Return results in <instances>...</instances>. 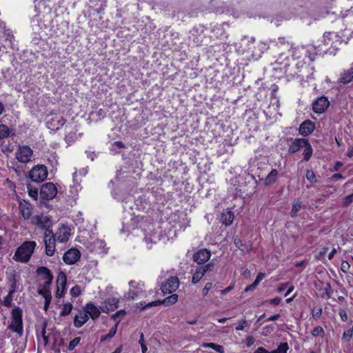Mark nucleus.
<instances>
[{
	"label": "nucleus",
	"mask_w": 353,
	"mask_h": 353,
	"mask_svg": "<svg viewBox=\"0 0 353 353\" xmlns=\"http://www.w3.org/2000/svg\"><path fill=\"white\" fill-rule=\"evenodd\" d=\"M65 123V120L62 117L56 116L52 119L51 124L55 129H59L60 126H62Z\"/></svg>",
	"instance_id": "nucleus-28"
},
{
	"label": "nucleus",
	"mask_w": 353,
	"mask_h": 353,
	"mask_svg": "<svg viewBox=\"0 0 353 353\" xmlns=\"http://www.w3.org/2000/svg\"><path fill=\"white\" fill-rule=\"evenodd\" d=\"M350 268V264L347 261H343L341 263V269L343 272H347Z\"/></svg>",
	"instance_id": "nucleus-50"
},
{
	"label": "nucleus",
	"mask_w": 353,
	"mask_h": 353,
	"mask_svg": "<svg viewBox=\"0 0 353 353\" xmlns=\"http://www.w3.org/2000/svg\"><path fill=\"white\" fill-rule=\"evenodd\" d=\"M37 273L45 280L43 285H46V287H50L53 279V275L51 274L50 270L42 266L37 268Z\"/></svg>",
	"instance_id": "nucleus-12"
},
{
	"label": "nucleus",
	"mask_w": 353,
	"mask_h": 353,
	"mask_svg": "<svg viewBox=\"0 0 353 353\" xmlns=\"http://www.w3.org/2000/svg\"><path fill=\"white\" fill-rule=\"evenodd\" d=\"M256 285L253 283L252 285L247 286L245 289V292L252 291L255 288Z\"/></svg>",
	"instance_id": "nucleus-64"
},
{
	"label": "nucleus",
	"mask_w": 353,
	"mask_h": 353,
	"mask_svg": "<svg viewBox=\"0 0 353 353\" xmlns=\"http://www.w3.org/2000/svg\"><path fill=\"white\" fill-rule=\"evenodd\" d=\"M234 213L228 209L224 210L221 213V220L225 225H230L234 221Z\"/></svg>",
	"instance_id": "nucleus-21"
},
{
	"label": "nucleus",
	"mask_w": 353,
	"mask_h": 353,
	"mask_svg": "<svg viewBox=\"0 0 353 353\" xmlns=\"http://www.w3.org/2000/svg\"><path fill=\"white\" fill-rule=\"evenodd\" d=\"M288 348L287 343H281L276 350L271 351V353H287Z\"/></svg>",
	"instance_id": "nucleus-31"
},
{
	"label": "nucleus",
	"mask_w": 353,
	"mask_h": 353,
	"mask_svg": "<svg viewBox=\"0 0 353 353\" xmlns=\"http://www.w3.org/2000/svg\"><path fill=\"white\" fill-rule=\"evenodd\" d=\"M353 201V194L349 195L345 198V204H350Z\"/></svg>",
	"instance_id": "nucleus-63"
},
{
	"label": "nucleus",
	"mask_w": 353,
	"mask_h": 353,
	"mask_svg": "<svg viewBox=\"0 0 353 353\" xmlns=\"http://www.w3.org/2000/svg\"><path fill=\"white\" fill-rule=\"evenodd\" d=\"M119 299L116 298H110L105 300L100 307L103 312L114 311L118 307Z\"/></svg>",
	"instance_id": "nucleus-14"
},
{
	"label": "nucleus",
	"mask_w": 353,
	"mask_h": 353,
	"mask_svg": "<svg viewBox=\"0 0 353 353\" xmlns=\"http://www.w3.org/2000/svg\"><path fill=\"white\" fill-rule=\"evenodd\" d=\"M277 177L278 171L276 169H272L265 179V185L268 186L272 185L276 182Z\"/></svg>",
	"instance_id": "nucleus-25"
},
{
	"label": "nucleus",
	"mask_w": 353,
	"mask_h": 353,
	"mask_svg": "<svg viewBox=\"0 0 353 353\" xmlns=\"http://www.w3.org/2000/svg\"><path fill=\"white\" fill-rule=\"evenodd\" d=\"M233 288H234V286H233V285H230V286H228V288H225L224 290H221V291H220V293H221L222 295H225V294H226L227 293H228L229 292H230Z\"/></svg>",
	"instance_id": "nucleus-55"
},
{
	"label": "nucleus",
	"mask_w": 353,
	"mask_h": 353,
	"mask_svg": "<svg viewBox=\"0 0 353 353\" xmlns=\"http://www.w3.org/2000/svg\"><path fill=\"white\" fill-rule=\"evenodd\" d=\"M306 178L308 181H310L312 183L316 181V176L312 170H307L306 171Z\"/></svg>",
	"instance_id": "nucleus-41"
},
{
	"label": "nucleus",
	"mask_w": 353,
	"mask_h": 353,
	"mask_svg": "<svg viewBox=\"0 0 353 353\" xmlns=\"http://www.w3.org/2000/svg\"><path fill=\"white\" fill-rule=\"evenodd\" d=\"M353 79V67L341 74L339 83L347 84Z\"/></svg>",
	"instance_id": "nucleus-23"
},
{
	"label": "nucleus",
	"mask_w": 353,
	"mask_h": 353,
	"mask_svg": "<svg viewBox=\"0 0 353 353\" xmlns=\"http://www.w3.org/2000/svg\"><path fill=\"white\" fill-rule=\"evenodd\" d=\"M254 353H271V351L269 352L267 350H265L264 347H258Z\"/></svg>",
	"instance_id": "nucleus-57"
},
{
	"label": "nucleus",
	"mask_w": 353,
	"mask_h": 353,
	"mask_svg": "<svg viewBox=\"0 0 353 353\" xmlns=\"http://www.w3.org/2000/svg\"><path fill=\"white\" fill-rule=\"evenodd\" d=\"M49 288L50 287H46V285H43L42 289L39 290L38 292L43 295L45 299H51V294Z\"/></svg>",
	"instance_id": "nucleus-34"
},
{
	"label": "nucleus",
	"mask_w": 353,
	"mask_h": 353,
	"mask_svg": "<svg viewBox=\"0 0 353 353\" xmlns=\"http://www.w3.org/2000/svg\"><path fill=\"white\" fill-rule=\"evenodd\" d=\"M307 140L305 139H296L290 145L289 152L294 153L306 145Z\"/></svg>",
	"instance_id": "nucleus-20"
},
{
	"label": "nucleus",
	"mask_w": 353,
	"mask_h": 353,
	"mask_svg": "<svg viewBox=\"0 0 353 353\" xmlns=\"http://www.w3.org/2000/svg\"><path fill=\"white\" fill-rule=\"evenodd\" d=\"M264 276H265V275H264V274H263V273H259V274L257 275V276H256V279H255V281H254V283L256 285H257L259 283V282H260V281L263 279Z\"/></svg>",
	"instance_id": "nucleus-53"
},
{
	"label": "nucleus",
	"mask_w": 353,
	"mask_h": 353,
	"mask_svg": "<svg viewBox=\"0 0 353 353\" xmlns=\"http://www.w3.org/2000/svg\"><path fill=\"white\" fill-rule=\"evenodd\" d=\"M304 151H303V156H304V160L308 161L310 158L312 156V148L310 145V144L307 141L306 145L303 146Z\"/></svg>",
	"instance_id": "nucleus-29"
},
{
	"label": "nucleus",
	"mask_w": 353,
	"mask_h": 353,
	"mask_svg": "<svg viewBox=\"0 0 353 353\" xmlns=\"http://www.w3.org/2000/svg\"><path fill=\"white\" fill-rule=\"evenodd\" d=\"M322 314V309L317 308L312 310V316L314 318H319Z\"/></svg>",
	"instance_id": "nucleus-51"
},
{
	"label": "nucleus",
	"mask_w": 353,
	"mask_h": 353,
	"mask_svg": "<svg viewBox=\"0 0 353 353\" xmlns=\"http://www.w3.org/2000/svg\"><path fill=\"white\" fill-rule=\"evenodd\" d=\"M339 315L343 321H346L347 320V314L344 310H340Z\"/></svg>",
	"instance_id": "nucleus-52"
},
{
	"label": "nucleus",
	"mask_w": 353,
	"mask_h": 353,
	"mask_svg": "<svg viewBox=\"0 0 353 353\" xmlns=\"http://www.w3.org/2000/svg\"><path fill=\"white\" fill-rule=\"evenodd\" d=\"M88 316L93 320L97 319L100 315V310L92 303H87L83 308Z\"/></svg>",
	"instance_id": "nucleus-16"
},
{
	"label": "nucleus",
	"mask_w": 353,
	"mask_h": 353,
	"mask_svg": "<svg viewBox=\"0 0 353 353\" xmlns=\"http://www.w3.org/2000/svg\"><path fill=\"white\" fill-rule=\"evenodd\" d=\"M32 154V150L27 145H19L15 153L17 159L23 163L30 162Z\"/></svg>",
	"instance_id": "nucleus-4"
},
{
	"label": "nucleus",
	"mask_w": 353,
	"mask_h": 353,
	"mask_svg": "<svg viewBox=\"0 0 353 353\" xmlns=\"http://www.w3.org/2000/svg\"><path fill=\"white\" fill-rule=\"evenodd\" d=\"M315 126L313 122L310 120L303 121L299 129L300 134L307 136L314 130Z\"/></svg>",
	"instance_id": "nucleus-15"
},
{
	"label": "nucleus",
	"mask_w": 353,
	"mask_h": 353,
	"mask_svg": "<svg viewBox=\"0 0 353 353\" xmlns=\"http://www.w3.org/2000/svg\"><path fill=\"white\" fill-rule=\"evenodd\" d=\"M81 293V289L79 285H75L70 290V294L72 296L77 297Z\"/></svg>",
	"instance_id": "nucleus-39"
},
{
	"label": "nucleus",
	"mask_w": 353,
	"mask_h": 353,
	"mask_svg": "<svg viewBox=\"0 0 353 353\" xmlns=\"http://www.w3.org/2000/svg\"><path fill=\"white\" fill-rule=\"evenodd\" d=\"M234 243L237 248L245 253L248 252L252 249V244L250 242L243 244L241 240L239 238H235Z\"/></svg>",
	"instance_id": "nucleus-24"
},
{
	"label": "nucleus",
	"mask_w": 353,
	"mask_h": 353,
	"mask_svg": "<svg viewBox=\"0 0 353 353\" xmlns=\"http://www.w3.org/2000/svg\"><path fill=\"white\" fill-rule=\"evenodd\" d=\"M46 247V254L52 256L54 255L55 252V241L56 239L43 240Z\"/></svg>",
	"instance_id": "nucleus-22"
},
{
	"label": "nucleus",
	"mask_w": 353,
	"mask_h": 353,
	"mask_svg": "<svg viewBox=\"0 0 353 353\" xmlns=\"http://www.w3.org/2000/svg\"><path fill=\"white\" fill-rule=\"evenodd\" d=\"M89 319L87 314L85 311L79 312L78 314H77L74 317V325L77 328H79L83 325Z\"/></svg>",
	"instance_id": "nucleus-19"
},
{
	"label": "nucleus",
	"mask_w": 353,
	"mask_h": 353,
	"mask_svg": "<svg viewBox=\"0 0 353 353\" xmlns=\"http://www.w3.org/2000/svg\"><path fill=\"white\" fill-rule=\"evenodd\" d=\"M12 298L10 296H6L3 299V305L7 307H10L12 305Z\"/></svg>",
	"instance_id": "nucleus-46"
},
{
	"label": "nucleus",
	"mask_w": 353,
	"mask_h": 353,
	"mask_svg": "<svg viewBox=\"0 0 353 353\" xmlns=\"http://www.w3.org/2000/svg\"><path fill=\"white\" fill-rule=\"evenodd\" d=\"M9 135V128L5 125H0V139L7 138Z\"/></svg>",
	"instance_id": "nucleus-32"
},
{
	"label": "nucleus",
	"mask_w": 353,
	"mask_h": 353,
	"mask_svg": "<svg viewBox=\"0 0 353 353\" xmlns=\"http://www.w3.org/2000/svg\"><path fill=\"white\" fill-rule=\"evenodd\" d=\"M11 323L8 325V329L17 333L20 336L23 334V321L22 310L19 307H16L12 310Z\"/></svg>",
	"instance_id": "nucleus-2"
},
{
	"label": "nucleus",
	"mask_w": 353,
	"mask_h": 353,
	"mask_svg": "<svg viewBox=\"0 0 353 353\" xmlns=\"http://www.w3.org/2000/svg\"><path fill=\"white\" fill-rule=\"evenodd\" d=\"M157 239L156 236H153L150 234V236H148L147 235L144 238V241L148 245V248H150L152 247V243H155Z\"/></svg>",
	"instance_id": "nucleus-36"
},
{
	"label": "nucleus",
	"mask_w": 353,
	"mask_h": 353,
	"mask_svg": "<svg viewBox=\"0 0 353 353\" xmlns=\"http://www.w3.org/2000/svg\"><path fill=\"white\" fill-rule=\"evenodd\" d=\"M213 267H214V265L211 263L205 265V266H201V268H204L205 273H206L208 271H211L212 270Z\"/></svg>",
	"instance_id": "nucleus-56"
},
{
	"label": "nucleus",
	"mask_w": 353,
	"mask_h": 353,
	"mask_svg": "<svg viewBox=\"0 0 353 353\" xmlns=\"http://www.w3.org/2000/svg\"><path fill=\"white\" fill-rule=\"evenodd\" d=\"M352 335H353L352 330H350L349 329L343 332V339L348 341L352 337Z\"/></svg>",
	"instance_id": "nucleus-43"
},
{
	"label": "nucleus",
	"mask_w": 353,
	"mask_h": 353,
	"mask_svg": "<svg viewBox=\"0 0 353 353\" xmlns=\"http://www.w3.org/2000/svg\"><path fill=\"white\" fill-rule=\"evenodd\" d=\"M178 300V296L176 294H172L171 296L165 298L163 301H153V302H151V303H149L145 307H152V306H156V305H160V304H166V305H172L174 303H175ZM145 307L143 308L144 309Z\"/></svg>",
	"instance_id": "nucleus-17"
},
{
	"label": "nucleus",
	"mask_w": 353,
	"mask_h": 353,
	"mask_svg": "<svg viewBox=\"0 0 353 353\" xmlns=\"http://www.w3.org/2000/svg\"><path fill=\"white\" fill-rule=\"evenodd\" d=\"M32 223L41 229L50 228L52 225V221L48 216H35L32 219Z\"/></svg>",
	"instance_id": "nucleus-9"
},
{
	"label": "nucleus",
	"mask_w": 353,
	"mask_h": 353,
	"mask_svg": "<svg viewBox=\"0 0 353 353\" xmlns=\"http://www.w3.org/2000/svg\"><path fill=\"white\" fill-rule=\"evenodd\" d=\"M248 325V322L246 320H241L239 323V325L236 327V330H243L244 327Z\"/></svg>",
	"instance_id": "nucleus-49"
},
{
	"label": "nucleus",
	"mask_w": 353,
	"mask_h": 353,
	"mask_svg": "<svg viewBox=\"0 0 353 353\" xmlns=\"http://www.w3.org/2000/svg\"><path fill=\"white\" fill-rule=\"evenodd\" d=\"M46 326H47V322H43V325H42V327H41V334L42 335V336H46Z\"/></svg>",
	"instance_id": "nucleus-61"
},
{
	"label": "nucleus",
	"mask_w": 353,
	"mask_h": 353,
	"mask_svg": "<svg viewBox=\"0 0 353 353\" xmlns=\"http://www.w3.org/2000/svg\"><path fill=\"white\" fill-rule=\"evenodd\" d=\"M327 250H328V248L326 247L321 248L319 250L318 254L316 255V258L319 259H321L322 256H323L327 253Z\"/></svg>",
	"instance_id": "nucleus-48"
},
{
	"label": "nucleus",
	"mask_w": 353,
	"mask_h": 353,
	"mask_svg": "<svg viewBox=\"0 0 353 353\" xmlns=\"http://www.w3.org/2000/svg\"><path fill=\"white\" fill-rule=\"evenodd\" d=\"M43 230H45L43 240L55 239V234L52 230L50 228H44Z\"/></svg>",
	"instance_id": "nucleus-37"
},
{
	"label": "nucleus",
	"mask_w": 353,
	"mask_h": 353,
	"mask_svg": "<svg viewBox=\"0 0 353 353\" xmlns=\"http://www.w3.org/2000/svg\"><path fill=\"white\" fill-rule=\"evenodd\" d=\"M67 277L64 272H60L57 279V289L56 292L57 297H61L64 294V290L66 286Z\"/></svg>",
	"instance_id": "nucleus-10"
},
{
	"label": "nucleus",
	"mask_w": 353,
	"mask_h": 353,
	"mask_svg": "<svg viewBox=\"0 0 353 353\" xmlns=\"http://www.w3.org/2000/svg\"><path fill=\"white\" fill-rule=\"evenodd\" d=\"M81 253L77 249H70L63 256V261L68 265L75 263L80 258Z\"/></svg>",
	"instance_id": "nucleus-8"
},
{
	"label": "nucleus",
	"mask_w": 353,
	"mask_h": 353,
	"mask_svg": "<svg viewBox=\"0 0 353 353\" xmlns=\"http://www.w3.org/2000/svg\"><path fill=\"white\" fill-rule=\"evenodd\" d=\"M281 301V298H274V299H272L270 300V303L274 305H277L280 303V302Z\"/></svg>",
	"instance_id": "nucleus-59"
},
{
	"label": "nucleus",
	"mask_w": 353,
	"mask_h": 353,
	"mask_svg": "<svg viewBox=\"0 0 353 353\" xmlns=\"http://www.w3.org/2000/svg\"><path fill=\"white\" fill-rule=\"evenodd\" d=\"M16 291V283H13L12 285H11V289L10 290L8 294V296H10V297L12 298L13 296V294Z\"/></svg>",
	"instance_id": "nucleus-54"
},
{
	"label": "nucleus",
	"mask_w": 353,
	"mask_h": 353,
	"mask_svg": "<svg viewBox=\"0 0 353 353\" xmlns=\"http://www.w3.org/2000/svg\"><path fill=\"white\" fill-rule=\"evenodd\" d=\"M57 193V188L52 183H46L41 186L40 194L44 199H52Z\"/></svg>",
	"instance_id": "nucleus-5"
},
{
	"label": "nucleus",
	"mask_w": 353,
	"mask_h": 353,
	"mask_svg": "<svg viewBox=\"0 0 353 353\" xmlns=\"http://www.w3.org/2000/svg\"><path fill=\"white\" fill-rule=\"evenodd\" d=\"M81 341V337H75L73 340H72L68 345V350H73L74 347L79 343Z\"/></svg>",
	"instance_id": "nucleus-38"
},
{
	"label": "nucleus",
	"mask_w": 353,
	"mask_h": 353,
	"mask_svg": "<svg viewBox=\"0 0 353 353\" xmlns=\"http://www.w3.org/2000/svg\"><path fill=\"white\" fill-rule=\"evenodd\" d=\"M311 333L314 336H317L323 334L324 330L321 326H316L313 329Z\"/></svg>",
	"instance_id": "nucleus-40"
},
{
	"label": "nucleus",
	"mask_w": 353,
	"mask_h": 353,
	"mask_svg": "<svg viewBox=\"0 0 353 353\" xmlns=\"http://www.w3.org/2000/svg\"><path fill=\"white\" fill-rule=\"evenodd\" d=\"M126 314V312L125 310H120L119 311H117L115 314H114L112 316V318L114 320V321H118V318L119 317H123Z\"/></svg>",
	"instance_id": "nucleus-42"
},
{
	"label": "nucleus",
	"mask_w": 353,
	"mask_h": 353,
	"mask_svg": "<svg viewBox=\"0 0 353 353\" xmlns=\"http://www.w3.org/2000/svg\"><path fill=\"white\" fill-rule=\"evenodd\" d=\"M301 203L299 201H296L293 203L292 209L291 211L292 216H296V213L301 210Z\"/></svg>",
	"instance_id": "nucleus-35"
},
{
	"label": "nucleus",
	"mask_w": 353,
	"mask_h": 353,
	"mask_svg": "<svg viewBox=\"0 0 353 353\" xmlns=\"http://www.w3.org/2000/svg\"><path fill=\"white\" fill-rule=\"evenodd\" d=\"M37 243L33 241L23 243L16 250L13 259L19 263H27L34 252Z\"/></svg>",
	"instance_id": "nucleus-1"
},
{
	"label": "nucleus",
	"mask_w": 353,
	"mask_h": 353,
	"mask_svg": "<svg viewBox=\"0 0 353 353\" xmlns=\"http://www.w3.org/2000/svg\"><path fill=\"white\" fill-rule=\"evenodd\" d=\"M211 256V253L206 249H202L193 255V260L198 264H203L208 261Z\"/></svg>",
	"instance_id": "nucleus-13"
},
{
	"label": "nucleus",
	"mask_w": 353,
	"mask_h": 353,
	"mask_svg": "<svg viewBox=\"0 0 353 353\" xmlns=\"http://www.w3.org/2000/svg\"><path fill=\"white\" fill-rule=\"evenodd\" d=\"M72 310V305L70 303H68L63 305L62 310L60 313L61 316H65L68 315Z\"/></svg>",
	"instance_id": "nucleus-33"
},
{
	"label": "nucleus",
	"mask_w": 353,
	"mask_h": 353,
	"mask_svg": "<svg viewBox=\"0 0 353 353\" xmlns=\"http://www.w3.org/2000/svg\"><path fill=\"white\" fill-rule=\"evenodd\" d=\"M202 346L203 347L212 348L219 353H224V348L221 345L215 344L214 343H204Z\"/></svg>",
	"instance_id": "nucleus-27"
},
{
	"label": "nucleus",
	"mask_w": 353,
	"mask_h": 353,
	"mask_svg": "<svg viewBox=\"0 0 353 353\" xmlns=\"http://www.w3.org/2000/svg\"><path fill=\"white\" fill-rule=\"evenodd\" d=\"M138 296V292L134 290H130L125 295V297L128 299H134Z\"/></svg>",
	"instance_id": "nucleus-44"
},
{
	"label": "nucleus",
	"mask_w": 353,
	"mask_h": 353,
	"mask_svg": "<svg viewBox=\"0 0 353 353\" xmlns=\"http://www.w3.org/2000/svg\"><path fill=\"white\" fill-rule=\"evenodd\" d=\"M179 285V281L176 276H171L165 283H162L161 289L164 294L175 292Z\"/></svg>",
	"instance_id": "nucleus-6"
},
{
	"label": "nucleus",
	"mask_w": 353,
	"mask_h": 353,
	"mask_svg": "<svg viewBox=\"0 0 353 353\" xmlns=\"http://www.w3.org/2000/svg\"><path fill=\"white\" fill-rule=\"evenodd\" d=\"M29 176L34 182H42L48 176L47 168L43 165H37L29 172Z\"/></svg>",
	"instance_id": "nucleus-3"
},
{
	"label": "nucleus",
	"mask_w": 353,
	"mask_h": 353,
	"mask_svg": "<svg viewBox=\"0 0 353 353\" xmlns=\"http://www.w3.org/2000/svg\"><path fill=\"white\" fill-rule=\"evenodd\" d=\"M289 285V283H282L281 286L278 288L279 292H282L285 290L288 287Z\"/></svg>",
	"instance_id": "nucleus-60"
},
{
	"label": "nucleus",
	"mask_w": 353,
	"mask_h": 353,
	"mask_svg": "<svg viewBox=\"0 0 353 353\" xmlns=\"http://www.w3.org/2000/svg\"><path fill=\"white\" fill-rule=\"evenodd\" d=\"M337 250L336 248H333L332 251L328 254V259L330 260H332L334 256V254L336 253Z\"/></svg>",
	"instance_id": "nucleus-62"
},
{
	"label": "nucleus",
	"mask_w": 353,
	"mask_h": 353,
	"mask_svg": "<svg viewBox=\"0 0 353 353\" xmlns=\"http://www.w3.org/2000/svg\"><path fill=\"white\" fill-rule=\"evenodd\" d=\"M70 230L65 225H61L55 233V239L61 243L67 242L70 236Z\"/></svg>",
	"instance_id": "nucleus-11"
},
{
	"label": "nucleus",
	"mask_w": 353,
	"mask_h": 353,
	"mask_svg": "<svg viewBox=\"0 0 353 353\" xmlns=\"http://www.w3.org/2000/svg\"><path fill=\"white\" fill-rule=\"evenodd\" d=\"M330 105V102L327 99V98L325 97H321L317 99L314 103H313V107L312 109L314 112L316 113H323L324 112L326 109L328 108Z\"/></svg>",
	"instance_id": "nucleus-7"
},
{
	"label": "nucleus",
	"mask_w": 353,
	"mask_h": 353,
	"mask_svg": "<svg viewBox=\"0 0 353 353\" xmlns=\"http://www.w3.org/2000/svg\"><path fill=\"white\" fill-rule=\"evenodd\" d=\"M325 292L327 296V299L331 298V294L332 292V286L329 283H327L325 287Z\"/></svg>",
	"instance_id": "nucleus-45"
},
{
	"label": "nucleus",
	"mask_w": 353,
	"mask_h": 353,
	"mask_svg": "<svg viewBox=\"0 0 353 353\" xmlns=\"http://www.w3.org/2000/svg\"><path fill=\"white\" fill-rule=\"evenodd\" d=\"M205 274V273L204 268H201V267L197 268L196 269L195 272L193 274V276H192V283H198L201 279V278L203 277V276Z\"/></svg>",
	"instance_id": "nucleus-26"
},
{
	"label": "nucleus",
	"mask_w": 353,
	"mask_h": 353,
	"mask_svg": "<svg viewBox=\"0 0 353 353\" xmlns=\"http://www.w3.org/2000/svg\"><path fill=\"white\" fill-rule=\"evenodd\" d=\"M119 322H120V320H118V321L117 322L115 325L113 326L110 329V330L109 331V333H108V334H106L105 336H103L101 338V341H105L107 339H110V338L113 337L115 335V334L117 332V326H118V324H119Z\"/></svg>",
	"instance_id": "nucleus-30"
},
{
	"label": "nucleus",
	"mask_w": 353,
	"mask_h": 353,
	"mask_svg": "<svg viewBox=\"0 0 353 353\" xmlns=\"http://www.w3.org/2000/svg\"><path fill=\"white\" fill-rule=\"evenodd\" d=\"M213 285L212 283H207L202 290L203 295L205 296L208 294L209 290L212 289Z\"/></svg>",
	"instance_id": "nucleus-47"
},
{
	"label": "nucleus",
	"mask_w": 353,
	"mask_h": 353,
	"mask_svg": "<svg viewBox=\"0 0 353 353\" xmlns=\"http://www.w3.org/2000/svg\"><path fill=\"white\" fill-rule=\"evenodd\" d=\"M19 210L24 219H29L32 215V205L30 203H20Z\"/></svg>",
	"instance_id": "nucleus-18"
},
{
	"label": "nucleus",
	"mask_w": 353,
	"mask_h": 353,
	"mask_svg": "<svg viewBox=\"0 0 353 353\" xmlns=\"http://www.w3.org/2000/svg\"><path fill=\"white\" fill-rule=\"evenodd\" d=\"M246 340L248 346H251L254 343V339L252 336H248Z\"/></svg>",
	"instance_id": "nucleus-58"
}]
</instances>
